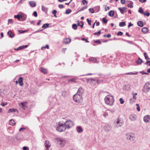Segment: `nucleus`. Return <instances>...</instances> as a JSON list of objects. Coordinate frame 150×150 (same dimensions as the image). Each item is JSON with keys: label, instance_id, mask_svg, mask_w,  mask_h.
<instances>
[{"label": "nucleus", "instance_id": "1", "mask_svg": "<svg viewBox=\"0 0 150 150\" xmlns=\"http://www.w3.org/2000/svg\"><path fill=\"white\" fill-rule=\"evenodd\" d=\"M104 100L105 103L107 105L110 106H112L114 102V97L109 95L106 96Z\"/></svg>", "mask_w": 150, "mask_h": 150}, {"label": "nucleus", "instance_id": "2", "mask_svg": "<svg viewBox=\"0 0 150 150\" xmlns=\"http://www.w3.org/2000/svg\"><path fill=\"white\" fill-rule=\"evenodd\" d=\"M56 129L60 132L64 131L66 130L64 123H62L61 122H59L57 123V127H56Z\"/></svg>", "mask_w": 150, "mask_h": 150}, {"label": "nucleus", "instance_id": "3", "mask_svg": "<svg viewBox=\"0 0 150 150\" xmlns=\"http://www.w3.org/2000/svg\"><path fill=\"white\" fill-rule=\"evenodd\" d=\"M56 140L57 141V144L61 147H63L67 142L66 140L62 138H57L56 139Z\"/></svg>", "mask_w": 150, "mask_h": 150}, {"label": "nucleus", "instance_id": "4", "mask_svg": "<svg viewBox=\"0 0 150 150\" xmlns=\"http://www.w3.org/2000/svg\"><path fill=\"white\" fill-rule=\"evenodd\" d=\"M73 98L74 100L77 103H81L83 101L82 96L79 95V94L77 93L74 96Z\"/></svg>", "mask_w": 150, "mask_h": 150}, {"label": "nucleus", "instance_id": "5", "mask_svg": "<svg viewBox=\"0 0 150 150\" xmlns=\"http://www.w3.org/2000/svg\"><path fill=\"white\" fill-rule=\"evenodd\" d=\"M114 124L117 127H121L124 124V121L120 118H118L114 122Z\"/></svg>", "mask_w": 150, "mask_h": 150}, {"label": "nucleus", "instance_id": "6", "mask_svg": "<svg viewBox=\"0 0 150 150\" xmlns=\"http://www.w3.org/2000/svg\"><path fill=\"white\" fill-rule=\"evenodd\" d=\"M64 123L65 124L66 129L67 128L69 129L74 126V122L70 120H66Z\"/></svg>", "mask_w": 150, "mask_h": 150}, {"label": "nucleus", "instance_id": "7", "mask_svg": "<svg viewBox=\"0 0 150 150\" xmlns=\"http://www.w3.org/2000/svg\"><path fill=\"white\" fill-rule=\"evenodd\" d=\"M150 90V83L147 82L144 86V88L142 91L145 93H146L149 91Z\"/></svg>", "mask_w": 150, "mask_h": 150}, {"label": "nucleus", "instance_id": "8", "mask_svg": "<svg viewBox=\"0 0 150 150\" xmlns=\"http://www.w3.org/2000/svg\"><path fill=\"white\" fill-rule=\"evenodd\" d=\"M126 137L128 140H133L134 138L133 134L131 133H127L126 135Z\"/></svg>", "mask_w": 150, "mask_h": 150}, {"label": "nucleus", "instance_id": "9", "mask_svg": "<svg viewBox=\"0 0 150 150\" xmlns=\"http://www.w3.org/2000/svg\"><path fill=\"white\" fill-rule=\"evenodd\" d=\"M99 59V57L95 58L93 57H91L89 59V61L90 62L92 63H98L100 61L97 60V59Z\"/></svg>", "mask_w": 150, "mask_h": 150}, {"label": "nucleus", "instance_id": "10", "mask_svg": "<svg viewBox=\"0 0 150 150\" xmlns=\"http://www.w3.org/2000/svg\"><path fill=\"white\" fill-rule=\"evenodd\" d=\"M144 120L146 123H149L150 122V116L147 115L144 117Z\"/></svg>", "mask_w": 150, "mask_h": 150}, {"label": "nucleus", "instance_id": "11", "mask_svg": "<svg viewBox=\"0 0 150 150\" xmlns=\"http://www.w3.org/2000/svg\"><path fill=\"white\" fill-rule=\"evenodd\" d=\"M84 93V91L83 88L82 87H80L78 89L77 92L76 93L82 96Z\"/></svg>", "mask_w": 150, "mask_h": 150}, {"label": "nucleus", "instance_id": "12", "mask_svg": "<svg viewBox=\"0 0 150 150\" xmlns=\"http://www.w3.org/2000/svg\"><path fill=\"white\" fill-rule=\"evenodd\" d=\"M136 118V115L134 114H131L129 116V119L131 121H135Z\"/></svg>", "mask_w": 150, "mask_h": 150}, {"label": "nucleus", "instance_id": "13", "mask_svg": "<svg viewBox=\"0 0 150 150\" xmlns=\"http://www.w3.org/2000/svg\"><path fill=\"white\" fill-rule=\"evenodd\" d=\"M44 145L45 148H46L47 149V150H48L49 148L51 146V144L49 141H47V140L45 141Z\"/></svg>", "mask_w": 150, "mask_h": 150}, {"label": "nucleus", "instance_id": "14", "mask_svg": "<svg viewBox=\"0 0 150 150\" xmlns=\"http://www.w3.org/2000/svg\"><path fill=\"white\" fill-rule=\"evenodd\" d=\"M104 129L105 131L108 132L111 129V127L109 125L107 124L104 126Z\"/></svg>", "mask_w": 150, "mask_h": 150}, {"label": "nucleus", "instance_id": "15", "mask_svg": "<svg viewBox=\"0 0 150 150\" xmlns=\"http://www.w3.org/2000/svg\"><path fill=\"white\" fill-rule=\"evenodd\" d=\"M127 8L126 7H123L122 8H121V7H119L118 9L120 11L122 14H123L127 12Z\"/></svg>", "mask_w": 150, "mask_h": 150}, {"label": "nucleus", "instance_id": "16", "mask_svg": "<svg viewBox=\"0 0 150 150\" xmlns=\"http://www.w3.org/2000/svg\"><path fill=\"white\" fill-rule=\"evenodd\" d=\"M71 39L69 38H65L64 40L63 43L67 44L70 43L71 41Z\"/></svg>", "mask_w": 150, "mask_h": 150}, {"label": "nucleus", "instance_id": "17", "mask_svg": "<svg viewBox=\"0 0 150 150\" xmlns=\"http://www.w3.org/2000/svg\"><path fill=\"white\" fill-rule=\"evenodd\" d=\"M76 130L77 132L79 133H81L83 132V129L82 127L80 126H79L77 127Z\"/></svg>", "mask_w": 150, "mask_h": 150}, {"label": "nucleus", "instance_id": "18", "mask_svg": "<svg viewBox=\"0 0 150 150\" xmlns=\"http://www.w3.org/2000/svg\"><path fill=\"white\" fill-rule=\"evenodd\" d=\"M18 84L20 86H22L23 85V78L22 77H21L18 79Z\"/></svg>", "mask_w": 150, "mask_h": 150}, {"label": "nucleus", "instance_id": "19", "mask_svg": "<svg viewBox=\"0 0 150 150\" xmlns=\"http://www.w3.org/2000/svg\"><path fill=\"white\" fill-rule=\"evenodd\" d=\"M28 45H26L20 46L16 49V50L17 51H18L19 50L26 48L28 47Z\"/></svg>", "mask_w": 150, "mask_h": 150}, {"label": "nucleus", "instance_id": "20", "mask_svg": "<svg viewBox=\"0 0 150 150\" xmlns=\"http://www.w3.org/2000/svg\"><path fill=\"white\" fill-rule=\"evenodd\" d=\"M143 62L142 60L141 59L140 57H139L138 59L135 61V62L138 64H141Z\"/></svg>", "mask_w": 150, "mask_h": 150}, {"label": "nucleus", "instance_id": "21", "mask_svg": "<svg viewBox=\"0 0 150 150\" xmlns=\"http://www.w3.org/2000/svg\"><path fill=\"white\" fill-rule=\"evenodd\" d=\"M138 74V72L137 71H134L133 72H130L126 73H125L124 74L125 75H136Z\"/></svg>", "mask_w": 150, "mask_h": 150}, {"label": "nucleus", "instance_id": "22", "mask_svg": "<svg viewBox=\"0 0 150 150\" xmlns=\"http://www.w3.org/2000/svg\"><path fill=\"white\" fill-rule=\"evenodd\" d=\"M149 31L148 29L146 27H144L142 29V32L144 33H147Z\"/></svg>", "mask_w": 150, "mask_h": 150}, {"label": "nucleus", "instance_id": "23", "mask_svg": "<svg viewBox=\"0 0 150 150\" xmlns=\"http://www.w3.org/2000/svg\"><path fill=\"white\" fill-rule=\"evenodd\" d=\"M20 15V16H21V17H20V19H22V21H24L26 19V15L23 13V14H21Z\"/></svg>", "mask_w": 150, "mask_h": 150}, {"label": "nucleus", "instance_id": "24", "mask_svg": "<svg viewBox=\"0 0 150 150\" xmlns=\"http://www.w3.org/2000/svg\"><path fill=\"white\" fill-rule=\"evenodd\" d=\"M29 4L30 6L32 7H34L36 6V2L33 1H30Z\"/></svg>", "mask_w": 150, "mask_h": 150}, {"label": "nucleus", "instance_id": "25", "mask_svg": "<svg viewBox=\"0 0 150 150\" xmlns=\"http://www.w3.org/2000/svg\"><path fill=\"white\" fill-rule=\"evenodd\" d=\"M7 34L11 38H12L14 37V35L12 33L11 31H8L7 33Z\"/></svg>", "mask_w": 150, "mask_h": 150}, {"label": "nucleus", "instance_id": "26", "mask_svg": "<svg viewBox=\"0 0 150 150\" xmlns=\"http://www.w3.org/2000/svg\"><path fill=\"white\" fill-rule=\"evenodd\" d=\"M10 124L12 126H13L15 124V122L13 119H11L9 120Z\"/></svg>", "mask_w": 150, "mask_h": 150}, {"label": "nucleus", "instance_id": "27", "mask_svg": "<svg viewBox=\"0 0 150 150\" xmlns=\"http://www.w3.org/2000/svg\"><path fill=\"white\" fill-rule=\"evenodd\" d=\"M137 24L138 25L141 27H142L144 25L142 21H139L137 23Z\"/></svg>", "mask_w": 150, "mask_h": 150}, {"label": "nucleus", "instance_id": "28", "mask_svg": "<svg viewBox=\"0 0 150 150\" xmlns=\"http://www.w3.org/2000/svg\"><path fill=\"white\" fill-rule=\"evenodd\" d=\"M40 70L42 72L45 74L47 73V70L46 69H44L43 68H41Z\"/></svg>", "mask_w": 150, "mask_h": 150}, {"label": "nucleus", "instance_id": "29", "mask_svg": "<svg viewBox=\"0 0 150 150\" xmlns=\"http://www.w3.org/2000/svg\"><path fill=\"white\" fill-rule=\"evenodd\" d=\"M17 110L16 109H14L13 108L10 109L8 110V112H17Z\"/></svg>", "mask_w": 150, "mask_h": 150}, {"label": "nucleus", "instance_id": "30", "mask_svg": "<svg viewBox=\"0 0 150 150\" xmlns=\"http://www.w3.org/2000/svg\"><path fill=\"white\" fill-rule=\"evenodd\" d=\"M114 14V12L113 11H110L109 13H108V15L112 17L113 16Z\"/></svg>", "mask_w": 150, "mask_h": 150}, {"label": "nucleus", "instance_id": "31", "mask_svg": "<svg viewBox=\"0 0 150 150\" xmlns=\"http://www.w3.org/2000/svg\"><path fill=\"white\" fill-rule=\"evenodd\" d=\"M49 26V24L48 23H45L42 26V28L44 29H45L48 28Z\"/></svg>", "mask_w": 150, "mask_h": 150}, {"label": "nucleus", "instance_id": "32", "mask_svg": "<svg viewBox=\"0 0 150 150\" xmlns=\"http://www.w3.org/2000/svg\"><path fill=\"white\" fill-rule=\"evenodd\" d=\"M126 25V23L125 22H122L120 23L119 26L120 27H123Z\"/></svg>", "mask_w": 150, "mask_h": 150}, {"label": "nucleus", "instance_id": "33", "mask_svg": "<svg viewBox=\"0 0 150 150\" xmlns=\"http://www.w3.org/2000/svg\"><path fill=\"white\" fill-rule=\"evenodd\" d=\"M47 48V49H49V46L48 45H46L45 46H43L41 47V50H44L45 49Z\"/></svg>", "mask_w": 150, "mask_h": 150}, {"label": "nucleus", "instance_id": "34", "mask_svg": "<svg viewBox=\"0 0 150 150\" xmlns=\"http://www.w3.org/2000/svg\"><path fill=\"white\" fill-rule=\"evenodd\" d=\"M20 17H21V16H20V15L19 14H17L14 16V17L15 18H17L19 20H20Z\"/></svg>", "mask_w": 150, "mask_h": 150}, {"label": "nucleus", "instance_id": "35", "mask_svg": "<svg viewBox=\"0 0 150 150\" xmlns=\"http://www.w3.org/2000/svg\"><path fill=\"white\" fill-rule=\"evenodd\" d=\"M133 3L132 1H130V2L129 4H128L127 5L128 7H130V8H132L133 7Z\"/></svg>", "mask_w": 150, "mask_h": 150}, {"label": "nucleus", "instance_id": "36", "mask_svg": "<svg viewBox=\"0 0 150 150\" xmlns=\"http://www.w3.org/2000/svg\"><path fill=\"white\" fill-rule=\"evenodd\" d=\"M72 28L76 30L77 28V25L76 24H73L72 25Z\"/></svg>", "mask_w": 150, "mask_h": 150}, {"label": "nucleus", "instance_id": "37", "mask_svg": "<svg viewBox=\"0 0 150 150\" xmlns=\"http://www.w3.org/2000/svg\"><path fill=\"white\" fill-rule=\"evenodd\" d=\"M87 8V6H83L78 11V12L80 11H83L85 9H86Z\"/></svg>", "mask_w": 150, "mask_h": 150}, {"label": "nucleus", "instance_id": "38", "mask_svg": "<svg viewBox=\"0 0 150 150\" xmlns=\"http://www.w3.org/2000/svg\"><path fill=\"white\" fill-rule=\"evenodd\" d=\"M143 14L144 16H149L150 15V13L147 11H146L144 13V12Z\"/></svg>", "mask_w": 150, "mask_h": 150}, {"label": "nucleus", "instance_id": "39", "mask_svg": "<svg viewBox=\"0 0 150 150\" xmlns=\"http://www.w3.org/2000/svg\"><path fill=\"white\" fill-rule=\"evenodd\" d=\"M144 56L145 57V59L146 60L149 59H150L149 58L146 52H144Z\"/></svg>", "mask_w": 150, "mask_h": 150}, {"label": "nucleus", "instance_id": "40", "mask_svg": "<svg viewBox=\"0 0 150 150\" xmlns=\"http://www.w3.org/2000/svg\"><path fill=\"white\" fill-rule=\"evenodd\" d=\"M138 12L142 14L144 13V12L142 10V7H140L138 10Z\"/></svg>", "mask_w": 150, "mask_h": 150}, {"label": "nucleus", "instance_id": "41", "mask_svg": "<svg viewBox=\"0 0 150 150\" xmlns=\"http://www.w3.org/2000/svg\"><path fill=\"white\" fill-rule=\"evenodd\" d=\"M103 116L105 117H107L108 116V114L106 112H104L103 114Z\"/></svg>", "mask_w": 150, "mask_h": 150}, {"label": "nucleus", "instance_id": "42", "mask_svg": "<svg viewBox=\"0 0 150 150\" xmlns=\"http://www.w3.org/2000/svg\"><path fill=\"white\" fill-rule=\"evenodd\" d=\"M25 103H21L20 104V106L24 108L25 107Z\"/></svg>", "mask_w": 150, "mask_h": 150}, {"label": "nucleus", "instance_id": "43", "mask_svg": "<svg viewBox=\"0 0 150 150\" xmlns=\"http://www.w3.org/2000/svg\"><path fill=\"white\" fill-rule=\"evenodd\" d=\"M71 11V10L70 9H68L66 10V13L67 14L70 13Z\"/></svg>", "mask_w": 150, "mask_h": 150}, {"label": "nucleus", "instance_id": "44", "mask_svg": "<svg viewBox=\"0 0 150 150\" xmlns=\"http://www.w3.org/2000/svg\"><path fill=\"white\" fill-rule=\"evenodd\" d=\"M101 34V31L100 30L98 32H96L94 34V35H96L98 36H99Z\"/></svg>", "mask_w": 150, "mask_h": 150}, {"label": "nucleus", "instance_id": "45", "mask_svg": "<svg viewBox=\"0 0 150 150\" xmlns=\"http://www.w3.org/2000/svg\"><path fill=\"white\" fill-rule=\"evenodd\" d=\"M108 21L107 19L105 18H103V21L105 23H106Z\"/></svg>", "mask_w": 150, "mask_h": 150}, {"label": "nucleus", "instance_id": "46", "mask_svg": "<svg viewBox=\"0 0 150 150\" xmlns=\"http://www.w3.org/2000/svg\"><path fill=\"white\" fill-rule=\"evenodd\" d=\"M13 21H14L12 19H9L8 20V23H13Z\"/></svg>", "mask_w": 150, "mask_h": 150}, {"label": "nucleus", "instance_id": "47", "mask_svg": "<svg viewBox=\"0 0 150 150\" xmlns=\"http://www.w3.org/2000/svg\"><path fill=\"white\" fill-rule=\"evenodd\" d=\"M89 10L92 13H93L94 12V10L92 8H89Z\"/></svg>", "mask_w": 150, "mask_h": 150}, {"label": "nucleus", "instance_id": "48", "mask_svg": "<svg viewBox=\"0 0 150 150\" xmlns=\"http://www.w3.org/2000/svg\"><path fill=\"white\" fill-rule=\"evenodd\" d=\"M137 95V93H136L133 94V99H136L137 97L136 96Z\"/></svg>", "mask_w": 150, "mask_h": 150}, {"label": "nucleus", "instance_id": "49", "mask_svg": "<svg viewBox=\"0 0 150 150\" xmlns=\"http://www.w3.org/2000/svg\"><path fill=\"white\" fill-rule=\"evenodd\" d=\"M94 42L96 43H98L99 44H100L101 43V42L99 40H97L94 41Z\"/></svg>", "mask_w": 150, "mask_h": 150}, {"label": "nucleus", "instance_id": "50", "mask_svg": "<svg viewBox=\"0 0 150 150\" xmlns=\"http://www.w3.org/2000/svg\"><path fill=\"white\" fill-rule=\"evenodd\" d=\"M76 79H69L68 80V82L72 81L73 82H75V81Z\"/></svg>", "mask_w": 150, "mask_h": 150}, {"label": "nucleus", "instance_id": "51", "mask_svg": "<svg viewBox=\"0 0 150 150\" xmlns=\"http://www.w3.org/2000/svg\"><path fill=\"white\" fill-rule=\"evenodd\" d=\"M119 100L120 101V103L121 104H123L124 102V101L123 100L122 98H120L119 99Z\"/></svg>", "mask_w": 150, "mask_h": 150}, {"label": "nucleus", "instance_id": "52", "mask_svg": "<svg viewBox=\"0 0 150 150\" xmlns=\"http://www.w3.org/2000/svg\"><path fill=\"white\" fill-rule=\"evenodd\" d=\"M86 21H87V22L88 23V24L90 25H91V20H89V19H87L86 20Z\"/></svg>", "mask_w": 150, "mask_h": 150}, {"label": "nucleus", "instance_id": "53", "mask_svg": "<svg viewBox=\"0 0 150 150\" xmlns=\"http://www.w3.org/2000/svg\"><path fill=\"white\" fill-rule=\"evenodd\" d=\"M81 40L83 41H85L86 42H89V41H88V40L85 38H83L81 39Z\"/></svg>", "mask_w": 150, "mask_h": 150}, {"label": "nucleus", "instance_id": "54", "mask_svg": "<svg viewBox=\"0 0 150 150\" xmlns=\"http://www.w3.org/2000/svg\"><path fill=\"white\" fill-rule=\"evenodd\" d=\"M140 73L141 74H142L143 75L144 74H148V73L147 72H145L144 71H142L140 72Z\"/></svg>", "mask_w": 150, "mask_h": 150}, {"label": "nucleus", "instance_id": "55", "mask_svg": "<svg viewBox=\"0 0 150 150\" xmlns=\"http://www.w3.org/2000/svg\"><path fill=\"white\" fill-rule=\"evenodd\" d=\"M23 150H29V148L27 146H24L23 148Z\"/></svg>", "mask_w": 150, "mask_h": 150}, {"label": "nucleus", "instance_id": "56", "mask_svg": "<svg viewBox=\"0 0 150 150\" xmlns=\"http://www.w3.org/2000/svg\"><path fill=\"white\" fill-rule=\"evenodd\" d=\"M7 104V103H4V102H2L1 103L0 105L2 106H4L5 105H6Z\"/></svg>", "mask_w": 150, "mask_h": 150}, {"label": "nucleus", "instance_id": "57", "mask_svg": "<svg viewBox=\"0 0 150 150\" xmlns=\"http://www.w3.org/2000/svg\"><path fill=\"white\" fill-rule=\"evenodd\" d=\"M80 23L81 24V25H80V27L81 28H83V25H84V23L83 21H81L80 22Z\"/></svg>", "mask_w": 150, "mask_h": 150}, {"label": "nucleus", "instance_id": "58", "mask_svg": "<svg viewBox=\"0 0 150 150\" xmlns=\"http://www.w3.org/2000/svg\"><path fill=\"white\" fill-rule=\"evenodd\" d=\"M123 34V33L121 31L119 32L117 34L118 35H122Z\"/></svg>", "mask_w": 150, "mask_h": 150}, {"label": "nucleus", "instance_id": "59", "mask_svg": "<svg viewBox=\"0 0 150 150\" xmlns=\"http://www.w3.org/2000/svg\"><path fill=\"white\" fill-rule=\"evenodd\" d=\"M82 3L83 4H84L85 3L87 4V2L86 0H83L82 1Z\"/></svg>", "mask_w": 150, "mask_h": 150}, {"label": "nucleus", "instance_id": "60", "mask_svg": "<svg viewBox=\"0 0 150 150\" xmlns=\"http://www.w3.org/2000/svg\"><path fill=\"white\" fill-rule=\"evenodd\" d=\"M58 6L60 8H62L64 7V6L62 4L59 5Z\"/></svg>", "mask_w": 150, "mask_h": 150}, {"label": "nucleus", "instance_id": "61", "mask_svg": "<svg viewBox=\"0 0 150 150\" xmlns=\"http://www.w3.org/2000/svg\"><path fill=\"white\" fill-rule=\"evenodd\" d=\"M33 15L35 17H37V12L36 11H35L33 13Z\"/></svg>", "mask_w": 150, "mask_h": 150}, {"label": "nucleus", "instance_id": "62", "mask_svg": "<svg viewBox=\"0 0 150 150\" xmlns=\"http://www.w3.org/2000/svg\"><path fill=\"white\" fill-rule=\"evenodd\" d=\"M25 129H26L24 127H22L19 129V131H21L22 130L23 131L24 130H25Z\"/></svg>", "mask_w": 150, "mask_h": 150}, {"label": "nucleus", "instance_id": "63", "mask_svg": "<svg viewBox=\"0 0 150 150\" xmlns=\"http://www.w3.org/2000/svg\"><path fill=\"white\" fill-rule=\"evenodd\" d=\"M121 3L122 4H124L125 3V0H121Z\"/></svg>", "mask_w": 150, "mask_h": 150}, {"label": "nucleus", "instance_id": "64", "mask_svg": "<svg viewBox=\"0 0 150 150\" xmlns=\"http://www.w3.org/2000/svg\"><path fill=\"white\" fill-rule=\"evenodd\" d=\"M146 1V0H139V1L142 3L145 2Z\"/></svg>", "mask_w": 150, "mask_h": 150}]
</instances>
